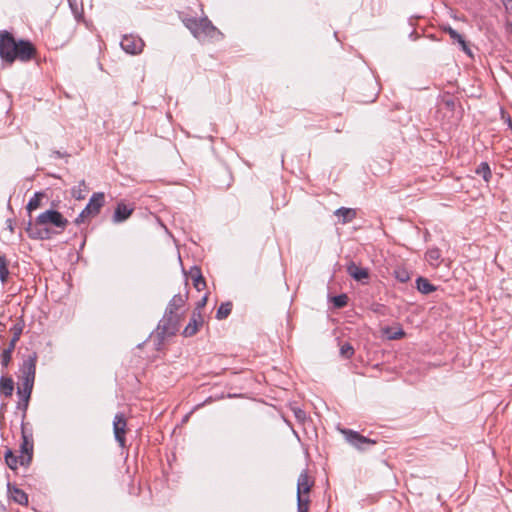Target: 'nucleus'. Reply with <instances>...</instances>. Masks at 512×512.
<instances>
[{
	"label": "nucleus",
	"mask_w": 512,
	"mask_h": 512,
	"mask_svg": "<svg viewBox=\"0 0 512 512\" xmlns=\"http://www.w3.org/2000/svg\"><path fill=\"white\" fill-rule=\"evenodd\" d=\"M68 224V219L59 211L49 209L39 214L34 222L29 220L25 230L31 239L49 240L64 232Z\"/></svg>",
	"instance_id": "f257e3e1"
},
{
	"label": "nucleus",
	"mask_w": 512,
	"mask_h": 512,
	"mask_svg": "<svg viewBox=\"0 0 512 512\" xmlns=\"http://www.w3.org/2000/svg\"><path fill=\"white\" fill-rule=\"evenodd\" d=\"M38 355L36 352H31L24 360L20 367L21 372V385L18 387V395L24 401V413L22 419L26 417V411L29 405L32 389L35 381L36 363Z\"/></svg>",
	"instance_id": "f03ea898"
},
{
	"label": "nucleus",
	"mask_w": 512,
	"mask_h": 512,
	"mask_svg": "<svg viewBox=\"0 0 512 512\" xmlns=\"http://www.w3.org/2000/svg\"><path fill=\"white\" fill-rule=\"evenodd\" d=\"M184 26L199 41L216 39L221 35L220 31L212 24L207 17H184L182 18Z\"/></svg>",
	"instance_id": "7ed1b4c3"
},
{
	"label": "nucleus",
	"mask_w": 512,
	"mask_h": 512,
	"mask_svg": "<svg viewBox=\"0 0 512 512\" xmlns=\"http://www.w3.org/2000/svg\"><path fill=\"white\" fill-rule=\"evenodd\" d=\"M181 319V316L164 312V315L159 321L155 331L158 348L163 344L166 338L176 335L180 328Z\"/></svg>",
	"instance_id": "20e7f679"
},
{
	"label": "nucleus",
	"mask_w": 512,
	"mask_h": 512,
	"mask_svg": "<svg viewBox=\"0 0 512 512\" xmlns=\"http://www.w3.org/2000/svg\"><path fill=\"white\" fill-rule=\"evenodd\" d=\"M313 483L306 470L300 473L297 479V512L309 511V492Z\"/></svg>",
	"instance_id": "39448f33"
},
{
	"label": "nucleus",
	"mask_w": 512,
	"mask_h": 512,
	"mask_svg": "<svg viewBox=\"0 0 512 512\" xmlns=\"http://www.w3.org/2000/svg\"><path fill=\"white\" fill-rule=\"evenodd\" d=\"M104 203L105 195L103 192L93 193L86 207L76 217L75 223L77 225H80L96 217L100 213V210L104 206Z\"/></svg>",
	"instance_id": "423d86ee"
},
{
	"label": "nucleus",
	"mask_w": 512,
	"mask_h": 512,
	"mask_svg": "<svg viewBox=\"0 0 512 512\" xmlns=\"http://www.w3.org/2000/svg\"><path fill=\"white\" fill-rule=\"evenodd\" d=\"M21 435H22V443L20 446L19 461L20 465L27 466L31 463L33 457V439L32 434L28 435L26 432V424L24 419H22L21 423Z\"/></svg>",
	"instance_id": "0eeeda50"
},
{
	"label": "nucleus",
	"mask_w": 512,
	"mask_h": 512,
	"mask_svg": "<svg viewBox=\"0 0 512 512\" xmlns=\"http://www.w3.org/2000/svg\"><path fill=\"white\" fill-rule=\"evenodd\" d=\"M36 55L35 46L28 40L20 39L17 41L16 51L12 54L8 64H12L15 60L27 62Z\"/></svg>",
	"instance_id": "6e6552de"
},
{
	"label": "nucleus",
	"mask_w": 512,
	"mask_h": 512,
	"mask_svg": "<svg viewBox=\"0 0 512 512\" xmlns=\"http://www.w3.org/2000/svg\"><path fill=\"white\" fill-rule=\"evenodd\" d=\"M17 41L14 36L6 31H0V58L9 63L12 54L16 51Z\"/></svg>",
	"instance_id": "1a4fd4ad"
},
{
	"label": "nucleus",
	"mask_w": 512,
	"mask_h": 512,
	"mask_svg": "<svg viewBox=\"0 0 512 512\" xmlns=\"http://www.w3.org/2000/svg\"><path fill=\"white\" fill-rule=\"evenodd\" d=\"M341 433L344 435L345 440L359 450H365L370 446L375 445L376 440L370 439L351 429H342Z\"/></svg>",
	"instance_id": "9d476101"
},
{
	"label": "nucleus",
	"mask_w": 512,
	"mask_h": 512,
	"mask_svg": "<svg viewBox=\"0 0 512 512\" xmlns=\"http://www.w3.org/2000/svg\"><path fill=\"white\" fill-rule=\"evenodd\" d=\"M187 300H188V291L187 290H185L184 293L175 294L172 297V299L169 301V303L165 309V312L172 314V315H177V316L183 317L184 313H185V306H186Z\"/></svg>",
	"instance_id": "9b49d317"
},
{
	"label": "nucleus",
	"mask_w": 512,
	"mask_h": 512,
	"mask_svg": "<svg viewBox=\"0 0 512 512\" xmlns=\"http://www.w3.org/2000/svg\"><path fill=\"white\" fill-rule=\"evenodd\" d=\"M126 429H127V421L122 413H118L115 415L113 420V431L115 440L118 442L119 446L124 448L126 446Z\"/></svg>",
	"instance_id": "f8f14e48"
},
{
	"label": "nucleus",
	"mask_w": 512,
	"mask_h": 512,
	"mask_svg": "<svg viewBox=\"0 0 512 512\" xmlns=\"http://www.w3.org/2000/svg\"><path fill=\"white\" fill-rule=\"evenodd\" d=\"M121 48L132 55H136L142 52L144 47L143 40L134 35H125L121 42H120Z\"/></svg>",
	"instance_id": "ddd939ff"
},
{
	"label": "nucleus",
	"mask_w": 512,
	"mask_h": 512,
	"mask_svg": "<svg viewBox=\"0 0 512 512\" xmlns=\"http://www.w3.org/2000/svg\"><path fill=\"white\" fill-rule=\"evenodd\" d=\"M204 319L199 311H193L192 316L190 318L189 323L186 325V327L183 330V336L184 337H191L194 336L200 329V327L203 325Z\"/></svg>",
	"instance_id": "4468645a"
},
{
	"label": "nucleus",
	"mask_w": 512,
	"mask_h": 512,
	"mask_svg": "<svg viewBox=\"0 0 512 512\" xmlns=\"http://www.w3.org/2000/svg\"><path fill=\"white\" fill-rule=\"evenodd\" d=\"M347 273L356 281H363L369 278L368 269L360 267L354 262L347 265Z\"/></svg>",
	"instance_id": "2eb2a0df"
},
{
	"label": "nucleus",
	"mask_w": 512,
	"mask_h": 512,
	"mask_svg": "<svg viewBox=\"0 0 512 512\" xmlns=\"http://www.w3.org/2000/svg\"><path fill=\"white\" fill-rule=\"evenodd\" d=\"M133 212V208L127 206L124 203H118L114 211L113 222L121 223L127 220Z\"/></svg>",
	"instance_id": "dca6fc26"
},
{
	"label": "nucleus",
	"mask_w": 512,
	"mask_h": 512,
	"mask_svg": "<svg viewBox=\"0 0 512 512\" xmlns=\"http://www.w3.org/2000/svg\"><path fill=\"white\" fill-rule=\"evenodd\" d=\"M445 32H447L450 36V38L454 41V42H457L460 46H461V49L469 56L472 55V52H471V49L470 47L468 46L467 42L465 41L464 37L459 34L455 29H453L452 27H447L445 28Z\"/></svg>",
	"instance_id": "f3484780"
},
{
	"label": "nucleus",
	"mask_w": 512,
	"mask_h": 512,
	"mask_svg": "<svg viewBox=\"0 0 512 512\" xmlns=\"http://www.w3.org/2000/svg\"><path fill=\"white\" fill-rule=\"evenodd\" d=\"M46 198V194L42 191L35 192L34 195L30 198L26 210L29 215L36 209L43 206L42 200Z\"/></svg>",
	"instance_id": "a211bd4d"
},
{
	"label": "nucleus",
	"mask_w": 512,
	"mask_h": 512,
	"mask_svg": "<svg viewBox=\"0 0 512 512\" xmlns=\"http://www.w3.org/2000/svg\"><path fill=\"white\" fill-rule=\"evenodd\" d=\"M335 215L341 218L342 224H347L356 218V210L352 208L341 207L335 211Z\"/></svg>",
	"instance_id": "6ab92c4d"
},
{
	"label": "nucleus",
	"mask_w": 512,
	"mask_h": 512,
	"mask_svg": "<svg viewBox=\"0 0 512 512\" xmlns=\"http://www.w3.org/2000/svg\"><path fill=\"white\" fill-rule=\"evenodd\" d=\"M190 276L193 279V285L198 290L201 291L206 288V281L201 274V271L198 267H193L190 270Z\"/></svg>",
	"instance_id": "aec40b11"
},
{
	"label": "nucleus",
	"mask_w": 512,
	"mask_h": 512,
	"mask_svg": "<svg viewBox=\"0 0 512 512\" xmlns=\"http://www.w3.org/2000/svg\"><path fill=\"white\" fill-rule=\"evenodd\" d=\"M416 286L418 291L424 295H428L437 289L428 279L421 276L416 279Z\"/></svg>",
	"instance_id": "412c9836"
},
{
	"label": "nucleus",
	"mask_w": 512,
	"mask_h": 512,
	"mask_svg": "<svg viewBox=\"0 0 512 512\" xmlns=\"http://www.w3.org/2000/svg\"><path fill=\"white\" fill-rule=\"evenodd\" d=\"M8 490H9V492L11 494L12 499L16 503L21 504V505H27L28 504V496H27V494L23 490H21V489H19L17 487H11L10 484H8Z\"/></svg>",
	"instance_id": "4be33fe9"
},
{
	"label": "nucleus",
	"mask_w": 512,
	"mask_h": 512,
	"mask_svg": "<svg viewBox=\"0 0 512 512\" xmlns=\"http://www.w3.org/2000/svg\"><path fill=\"white\" fill-rule=\"evenodd\" d=\"M14 390V382L11 378L1 377L0 378V393L9 397L12 395Z\"/></svg>",
	"instance_id": "5701e85b"
},
{
	"label": "nucleus",
	"mask_w": 512,
	"mask_h": 512,
	"mask_svg": "<svg viewBox=\"0 0 512 512\" xmlns=\"http://www.w3.org/2000/svg\"><path fill=\"white\" fill-rule=\"evenodd\" d=\"M425 258L430 265L437 267L440 264L441 252L438 248H431L426 252Z\"/></svg>",
	"instance_id": "b1692460"
},
{
	"label": "nucleus",
	"mask_w": 512,
	"mask_h": 512,
	"mask_svg": "<svg viewBox=\"0 0 512 512\" xmlns=\"http://www.w3.org/2000/svg\"><path fill=\"white\" fill-rule=\"evenodd\" d=\"M87 191L88 186L86 185L85 180H81L78 186L72 188L71 194L75 199L82 200L85 198Z\"/></svg>",
	"instance_id": "393cba45"
},
{
	"label": "nucleus",
	"mask_w": 512,
	"mask_h": 512,
	"mask_svg": "<svg viewBox=\"0 0 512 512\" xmlns=\"http://www.w3.org/2000/svg\"><path fill=\"white\" fill-rule=\"evenodd\" d=\"M4 458L6 464L12 470L17 469L18 464H20L19 456H16L11 449L6 450Z\"/></svg>",
	"instance_id": "a878e982"
},
{
	"label": "nucleus",
	"mask_w": 512,
	"mask_h": 512,
	"mask_svg": "<svg viewBox=\"0 0 512 512\" xmlns=\"http://www.w3.org/2000/svg\"><path fill=\"white\" fill-rule=\"evenodd\" d=\"M393 274L395 278L401 283H406L411 279V273L405 267L395 268Z\"/></svg>",
	"instance_id": "bb28decb"
},
{
	"label": "nucleus",
	"mask_w": 512,
	"mask_h": 512,
	"mask_svg": "<svg viewBox=\"0 0 512 512\" xmlns=\"http://www.w3.org/2000/svg\"><path fill=\"white\" fill-rule=\"evenodd\" d=\"M231 311H232V303L231 302L222 303L217 309L216 318L218 320H223L230 315Z\"/></svg>",
	"instance_id": "cd10ccee"
},
{
	"label": "nucleus",
	"mask_w": 512,
	"mask_h": 512,
	"mask_svg": "<svg viewBox=\"0 0 512 512\" xmlns=\"http://www.w3.org/2000/svg\"><path fill=\"white\" fill-rule=\"evenodd\" d=\"M475 172H476L477 175L482 176V178L486 182H489V180H490V178L492 176L490 167H489L487 162H481L479 164V166L476 168Z\"/></svg>",
	"instance_id": "c85d7f7f"
},
{
	"label": "nucleus",
	"mask_w": 512,
	"mask_h": 512,
	"mask_svg": "<svg viewBox=\"0 0 512 512\" xmlns=\"http://www.w3.org/2000/svg\"><path fill=\"white\" fill-rule=\"evenodd\" d=\"M9 276L8 263L5 255H0V280L4 284Z\"/></svg>",
	"instance_id": "c756f323"
},
{
	"label": "nucleus",
	"mask_w": 512,
	"mask_h": 512,
	"mask_svg": "<svg viewBox=\"0 0 512 512\" xmlns=\"http://www.w3.org/2000/svg\"><path fill=\"white\" fill-rule=\"evenodd\" d=\"M331 301L335 308H338V309L343 308L348 303V296L346 294H340V295L332 297Z\"/></svg>",
	"instance_id": "7c9ffc66"
},
{
	"label": "nucleus",
	"mask_w": 512,
	"mask_h": 512,
	"mask_svg": "<svg viewBox=\"0 0 512 512\" xmlns=\"http://www.w3.org/2000/svg\"><path fill=\"white\" fill-rule=\"evenodd\" d=\"M354 352L353 346L348 342L340 347V355L345 359H350L354 355Z\"/></svg>",
	"instance_id": "2f4dec72"
},
{
	"label": "nucleus",
	"mask_w": 512,
	"mask_h": 512,
	"mask_svg": "<svg viewBox=\"0 0 512 512\" xmlns=\"http://www.w3.org/2000/svg\"><path fill=\"white\" fill-rule=\"evenodd\" d=\"M386 333H387V337H388V339H390V340H397V339H401V338H402V337H404V335H405V332H404L401 328L396 329V330H394V329H388V330L386 331Z\"/></svg>",
	"instance_id": "473e14b6"
},
{
	"label": "nucleus",
	"mask_w": 512,
	"mask_h": 512,
	"mask_svg": "<svg viewBox=\"0 0 512 512\" xmlns=\"http://www.w3.org/2000/svg\"><path fill=\"white\" fill-rule=\"evenodd\" d=\"M23 328L24 325L22 323H16L12 326L11 332L13 334L12 339H14V341H19Z\"/></svg>",
	"instance_id": "72a5a7b5"
},
{
	"label": "nucleus",
	"mask_w": 512,
	"mask_h": 512,
	"mask_svg": "<svg viewBox=\"0 0 512 512\" xmlns=\"http://www.w3.org/2000/svg\"><path fill=\"white\" fill-rule=\"evenodd\" d=\"M12 353L9 350L4 349L1 353V365L3 367H7L11 361Z\"/></svg>",
	"instance_id": "f704fd0d"
},
{
	"label": "nucleus",
	"mask_w": 512,
	"mask_h": 512,
	"mask_svg": "<svg viewBox=\"0 0 512 512\" xmlns=\"http://www.w3.org/2000/svg\"><path fill=\"white\" fill-rule=\"evenodd\" d=\"M207 300H208V295L206 294V295L203 296V298L200 301L197 302L194 311L201 312V309L204 308V306L207 303Z\"/></svg>",
	"instance_id": "c9c22d12"
},
{
	"label": "nucleus",
	"mask_w": 512,
	"mask_h": 512,
	"mask_svg": "<svg viewBox=\"0 0 512 512\" xmlns=\"http://www.w3.org/2000/svg\"><path fill=\"white\" fill-rule=\"evenodd\" d=\"M443 103L450 110L455 107V100L452 97L443 98Z\"/></svg>",
	"instance_id": "e433bc0d"
},
{
	"label": "nucleus",
	"mask_w": 512,
	"mask_h": 512,
	"mask_svg": "<svg viewBox=\"0 0 512 512\" xmlns=\"http://www.w3.org/2000/svg\"><path fill=\"white\" fill-rule=\"evenodd\" d=\"M502 4L504 5L506 11L509 14H512V0H502Z\"/></svg>",
	"instance_id": "4c0bfd02"
},
{
	"label": "nucleus",
	"mask_w": 512,
	"mask_h": 512,
	"mask_svg": "<svg viewBox=\"0 0 512 512\" xmlns=\"http://www.w3.org/2000/svg\"><path fill=\"white\" fill-rule=\"evenodd\" d=\"M17 342H18V341H14V339H12V338H11V340H10V342H9L8 347H7V348H5V349H6V350H9V351H11V352H13V351H14V349H15V346H16V343H17Z\"/></svg>",
	"instance_id": "58836bf2"
},
{
	"label": "nucleus",
	"mask_w": 512,
	"mask_h": 512,
	"mask_svg": "<svg viewBox=\"0 0 512 512\" xmlns=\"http://www.w3.org/2000/svg\"><path fill=\"white\" fill-rule=\"evenodd\" d=\"M295 415H296V417H297L298 419H304V418H305V413H304V411H302V410H300V409H299V410H297V411H295Z\"/></svg>",
	"instance_id": "ea45409f"
},
{
	"label": "nucleus",
	"mask_w": 512,
	"mask_h": 512,
	"mask_svg": "<svg viewBox=\"0 0 512 512\" xmlns=\"http://www.w3.org/2000/svg\"><path fill=\"white\" fill-rule=\"evenodd\" d=\"M7 227L8 229L13 232L14 231V227H13V223H12V220L11 219H8L7 220Z\"/></svg>",
	"instance_id": "a19ab883"
},
{
	"label": "nucleus",
	"mask_w": 512,
	"mask_h": 512,
	"mask_svg": "<svg viewBox=\"0 0 512 512\" xmlns=\"http://www.w3.org/2000/svg\"><path fill=\"white\" fill-rule=\"evenodd\" d=\"M17 408L21 409L24 412V401H22V400L19 401L17 404Z\"/></svg>",
	"instance_id": "79ce46f5"
},
{
	"label": "nucleus",
	"mask_w": 512,
	"mask_h": 512,
	"mask_svg": "<svg viewBox=\"0 0 512 512\" xmlns=\"http://www.w3.org/2000/svg\"><path fill=\"white\" fill-rule=\"evenodd\" d=\"M508 124H509V127L512 129V120L510 118H508Z\"/></svg>",
	"instance_id": "37998d69"
},
{
	"label": "nucleus",
	"mask_w": 512,
	"mask_h": 512,
	"mask_svg": "<svg viewBox=\"0 0 512 512\" xmlns=\"http://www.w3.org/2000/svg\"><path fill=\"white\" fill-rule=\"evenodd\" d=\"M62 45H63V44H60V46H62ZM53 47H54L55 49H57V48L59 47V44H58V43H55V44L53 45Z\"/></svg>",
	"instance_id": "c03bdc74"
}]
</instances>
